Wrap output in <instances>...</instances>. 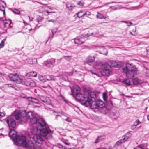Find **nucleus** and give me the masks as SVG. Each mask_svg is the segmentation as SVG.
I'll return each instance as SVG.
<instances>
[{
    "label": "nucleus",
    "instance_id": "nucleus-1",
    "mask_svg": "<svg viewBox=\"0 0 149 149\" xmlns=\"http://www.w3.org/2000/svg\"><path fill=\"white\" fill-rule=\"evenodd\" d=\"M91 64L94 67L100 66L102 69L101 71L102 74L103 75L109 76L111 72V67H119L121 66V63H118L114 61H111V65L107 64L105 63L102 64L99 62H94Z\"/></svg>",
    "mask_w": 149,
    "mask_h": 149
},
{
    "label": "nucleus",
    "instance_id": "nucleus-2",
    "mask_svg": "<svg viewBox=\"0 0 149 149\" xmlns=\"http://www.w3.org/2000/svg\"><path fill=\"white\" fill-rule=\"evenodd\" d=\"M37 121L38 124L37 128V130L40 131V135L43 137H46L47 139H50L52 138V133L49 129L48 126L45 123L44 119L40 118L38 119L37 118Z\"/></svg>",
    "mask_w": 149,
    "mask_h": 149
},
{
    "label": "nucleus",
    "instance_id": "nucleus-3",
    "mask_svg": "<svg viewBox=\"0 0 149 149\" xmlns=\"http://www.w3.org/2000/svg\"><path fill=\"white\" fill-rule=\"evenodd\" d=\"M22 114L26 115L25 117L27 121L29 120L33 124H35L37 122V119L36 115L31 111H29L27 113H26L25 111L21 112H16L15 114V118L17 120H20Z\"/></svg>",
    "mask_w": 149,
    "mask_h": 149
},
{
    "label": "nucleus",
    "instance_id": "nucleus-4",
    "mask_svg": "<svg viewBox=\"0 0 149 149\" xmlns=\"http://www.w3.org/2000/svg\"><path fill=\"white\" fill-rule=\"evenodd\" d=\"M105 106V104L103 101L100 100H95L91 102L89 106L94 111H97L98 109Z\"/></svg>",
    "mask_w": 149,
    "mask_h": 149
},
{
    "label": "nucleus",
    "instance_id": "nucleus-5",
    "mask_svg": "<svg viewBox=\"0 0 149 149\" xmlns=\"http://www.w3.org/2000/svg\"><path fill=\"white\" fill-rule=\"evenodd\" d=\"M75 99L81 102L82 104L87 107L90 105V102L86 98V94L78 93L75 95Z\"/></svg>",
    "mask_w": 149,
    "mask_h": 149
},
{
    "label": "nucleus",
    "instance_id": "nucleus-6",
    "mask_svg": "<svg viewBox=\"0 0 149 149\" xmlns=\"http://www.w3.org/2000/svg\"><path fill=\"white\" fill-rule=\"evenodd\" d=\"M32 134L31 138L35 142L36 145L38 147H40L42 143L43 139L42 137L38 134H36L34 135L32 132H31Z\"/></svg>",
    "mask_w": 149,
    "mask_h": 149
},
{
    "label": "nucleus",
    "instance_id": "nucleus-7",
    "mask_svg": "<svg viewBox=\"0 0 149 149\" xmlns=\"http://www.w3.org/2000/svg\"><path fill=\"white\" fill-rule=\"evenodd\" d=\"M8 77L10 81L18 84H20L22 82L21 78L16 74H10Z\"/></svg>",
    "mask_w": 149,
    "mask_h": 149
},
{
    "label": "nucleus",
    "instance_id": "nucleus-8",
    "mask_svg": "<svg viewBox=\"0 0 149 149\" xmlns=\"http://www.w3.org/2000/svg\"><path fill=\"white\" fill-rule=\"evenodd\" d=\"M26 137L24 136H18L16 137L15 142L17 143L19 146H24L25 145L26 141Z\"/></svg>",
    "mask_w": 149,
    "mask_h": 149
},
{
    "label": "nucleus",
    "instance_id": "nucleus-9",
    "mask_svg": "<svg viewBox=\"0 0 149 149\" xmlns=\"http://www.w3.org/2000/svg\"><path fill=\"white\" fill-rule=\"evenodd\" d=\"M30 139L29 141H26L25 145H24V147H26L27 149H35L38 148V147L35 142L32 141L31 138L30 137Z\"/></svg>",
    "mask_w": 149,
    "mask_h": 149
},
{
    "label": "nucleus",
    "instance_id": "nucleus-10",
    "mask_svg": "<svg viewBox=\"0 0 149 149\" xmlns=\"http://www.w3.org/2000/svg\"><path fill=\"white\" fill-rule=\"evenodd\" d=\"M86 97L88 99V101L91 102L95 100L96 97L95 94L93 92H90L86 93Z\"/></svg>",
    "mask_w": 149,
    "mask_h": 149
},
{
    "label": "nucleus",
    "instance_id": "nucleus-11",
    "mask_svg": "<svg viewBox=\"0 0 149 149\" xmlns=\"http://www.w3.org/2000/svg\"><path fill=\"white\" fill-rule=\"evenodd\" d=\"M6 122L10 128V127L14 128L16 126V124L15 120L11 117L7 118L6 120Z\"/></svg>",
    "mask_w": 149,
    "mask_h": 149
},
{
    "label": "nucleus",
    "instance_id": "nucleus-12",
    "mask_svg": "<svg viewBox=\"0 0 149 149\" xmlns=\"http://www.w3.org/2000/svg\"><path fill=\"white\" fill-rule=\"evenodd\" d=\"M137 71V69L135 66L132 64L127 63L126 65V68L123 69V71L128 70Z\"/></svg>",
    "mask_w": 149,
    "mask_h": 149
},
{
    "label": "nucleus",
    "instance_id": "nucleus-13",
    "mask_svg": "<svg viewBox=\"0 0 149 149\" xmlns=\"http://www.w3.org/2000/svg\"><path fill=\"white\" fill-rule=\"evenodd\" d=\"M137 71L128 70L124 71L125 72L127 77L129 79L132 78L134 76Z\"/></svg>",
    "mask_w": 149,
    "mask_h": 149
},
{
    "label": "nucleus",
    "instance_id": "nucleus-14",
    "mask_svg": "<svg viewBox=\"0 0 149 149\" xmlns=\"http://www.w3.org/2000/svg\"><path fill=\"white\" fill-rule=\"evenodd\" d=\"M55 59L52 58L50 60H47L45 62V64L47 67H53L55 65Z\"/></svg>",
    "mask_w": 149,
    "mask_h": 149
},
{
    "label": "nucleus",
    "instance_id": "nucleus-15",
    "mask_svg": "<svg viewBox=\"0 0 149 149\" xmlns=\"http://www.w3.org/2000/svg\"><path fill=\"white\" fill-rule=\"evenodd\" d=\"M40 100L46 104L49 105L51 103L49 97L44 96H42L40 97Z\"/></svg>",
    "mask_w": 149,
    "mask_h": 149
},
{
    "label": "nucleus",
    "instance_id": "nucleus-16",
    "mask_svg": "<svg viewBox=\"0 0 149 149\" xmlns=\"http://www.w3.org/2000/svg\"><path fill=\"white\" fill-rule=\"evenodd\" d=\"M80 88L77 85H75L74 86L73 89L71 90L72 92L74 95H76L80 92Z\"/></svg>",
    "mask_w": 149,
    "mask_h": 149
},
{
    "label": "nucleus",
    "instance_id": "nucleus-17",
    "mask_svg": "<svg viewBox=\"0 0 149 149\" xmlns=\"http://www.w3.org/2000/svg\"><path fill=\"white\" fill-rule=\"evenodd\" d=\"M123 138L121 139L120 140L118 141L116 143V145L118 146L126 141L129 138V136H124Z\"/></svg>",
    "mask_w": 149,
    "mask_h": 149
},
{
    "label": "nucleus",
    "instance_id": "nucleus-18",
    "mask_svg": "<svg viewBox=\"0 0 149 149\" xmlns=\"http://www.w3.org/2000/svg\"><path fill=\"white\" fill-rule=\"evenodd\" d=\"M107 111V109L104 106L103 107H101L97 111H95V112H99L102 113H105Z\"/></svg>",
    "mask_w": 149,
    "mask_h": 149
},
{
    "label": "nucleus",
    "instance_id": "nucleus-19",
    "mask_svg": "<svg viewBox=\"0 0 149 149\" xmlns=\"http://www.w3.org/2000/svg\"><path fill=\"white\" fill-rule=\"evenodd\" d=\"M25 84L27 86H30L32 87L36 86L35 83L31 80H28Z\"/></svg>",
    "mask_w": 149,
    "mask_h": 149
},
{
    "label": "nucleus",
    "instance_id": "nucleus-20",
    "mask_svg": "<svg viewBox=\"0 0 149 149\" xmlns=\"http://www.w3.org/2000/svg\"><path fill=\"white\" fill-rule=\"evenodd\" d=\"M54 112L58 114V115H56V117L55 118L56 119H57V118L58 117H61L63 119L65 120V115L63 113H60V112H56L55 111H54Z\"/></svg>",
    "mask_w": 149,
    "mask_h": 149
},
{
    "label": "nucleus",
    "instance_id": "nucleus-21",
    "mask_svg": "<svg viewBox=\"0 0 149 149\" xmlns=\"http://www.w3.org/2000/svg\"><path fill=\"white\" fill-rule=\"evenodd\" d=\"M15 133V132L14 129H10V132L9 133V135L10 137H14L16 136V135Z\"/></svg>",
    "mask_w": 149,
    "mask_h": 149
},
{
    "label": "nucleus",
    "instance_id": "nucleus-22",
    "mask_svg": "<svg viewBox=\"0 0 149 149\" xmlns=\"http://www.w3.org/2000/svg\"><path fill=\"white\" fill-rule=\"evenodd\" d=\"M46 79L48 80H55L56 78L55 77L52 75H47L46 76Z\"/></svg>",
    "mask_w": 149,
    "mask_h": 149
},
{
    "label": "nucleus",
    "instance_id": "nucleus-23",
    "mask_svg": "<svg viewBox=\"0 0 149 149\" xmlns=\"http://www.w3.org/2000/svg\"><path fill=\"white\" fill-rule=\"evenodd\" d=\"M104 138V136H98L96 139L95 142H94L95 143H97L100 141H102Z\"/></svg>",
    "mask_w": 149,
    "mask_h": 149
},
{
    "label": "nucleus",
    "instance_id": "nucleus-24",
    "mask_svg": "<svg viewBox=\"0 0 149 149\" xmlns=\"http://www.w3.org/2000/svg\"><path fill=\"white\" fill-rule=\"evenodd\" d=\"M95 60V58L94 56H89L87 58V60L88 63H91L92 64L94 62Z\"/></svg>",
    "mask_w": 149,
    "mask_h": 149
},
{
    "label": "nucleus",
    "instance_id": "nucleus-25",
    "mask_svg": "<svg viewBox=\"0 0 149 149\" xmlns=\"http://www.w3.org/2000/svg\"><path fill=\"white\" fill-rule=\"evenodd\" d=\"M132 81L133 84L135 85H137L141 82V80L137 78H135L133 79L132 80Z\"/></svg>",
    "mask_w": 149,
    "mask_h": 149
},
{
    "label": "nucleus",
    "instance_id": "nucleus-26",
    "mask_svg": "<svg viewBox=\"0 0 149 149\" xmlns=\"http://www.w3.org/2000/svg\"><path fill=\"white\" fill-rule=\"evenodd\" d=\"M84 42V40H81L79 39L75 38L74 39L75 43L78 44H81Z\"/></svg>",
    "mask_w": 149,
    "mask_h": 149
},
{
    "label": "nucleus",
    "instance_id": "nucleus-27",
    "mask_svg": "<svg viewBox=\"0 0 149 149\" xmlns=\"http://www.w3.org/2000/svg\"><path fill=\"white\" fill-rule=\"evenodd\" d=\"M37 74L35 72H31L27 73L26 75L28 76L36 77Z\"/></svg>",
    "mask_w": 149,
    "mask_h": 149
},
{
    "label": "nucleus",
    "instance_id": "nucleus-28",
    "mask_svg": "<svg viewBox=\"0 0 149 149\" xmlns=\"http://www.w3.org/2000/svg\"><path fill=\"white\" fill-rule=\"evenodd\" d=\"M66 7L69 10H72L74 8V6L72 4L68 3L66 4Z\"/></svg>",
    "mask_w": 149,
    "mask_h": 149
},
{
    "label": "nucleus",
    "instance_id": "nucleus-29",
    "mask_svg": "<svg viewBox=\"0 0 149 149\" xmlns=\"http://www.w3.org/2000/svg\"><path fill=\"white\" fill-rule=\"evenodd\" d=\"M96 17L98 19H105L107 18L106 16H104L100 13L97 14Z\"/></svg>",
    "mask_w": 149,
    "mask_h": 149
},
{
    "label": "nucleus",
    "instance_id": "nucleus-30",
    "mask_svg": "<svg viewBox=\"0 0 149 149\" xmlns=\"http://www.w3.org/2000/svg\"><path fill=\"white\" fill-rule=\"evenodd\" d=\"M122 82L127 86H130L131 85L130 81L128 79H125Z\"/></svg>",
    "mask_w": 149,
    "mask_h": 149
},
{
    "label": "nucleus",
    "instance_id": "nucleus-31",
    "mask_svg": "<svg viewBox=\"0 0 149 149\" xmlns=\"http://www.w3.org/2000/svg\"><path fill=\"white\" fill-rule=\"evenodd\" d=\"M91 13L88 11H86L84 13H83L82 15H79V17H82L84 16H89L91 15Z\"/></svg>",
    "mask_w": 149,
    "mask_h": 149
},
{
    "label": "nucleus",
    "instance_id": "nucleus-32",
    "mask_svg": "<svg viewBox=\"0 0 149 149\" xmlns=\"http://www.w3.org/2000/svg\"><path fill=\"white\" fill-rule=\"evenodd\" d=\"M147 145L146 144H141L138 146V148H140L141 149H145L146 148Z\"/></svg>",
    "mask_w": 149,
    "mask_h": 149
},
{
    "label": "nucleus",
    "instance_id": "nucleus-33",
    "mask_svg": "<svg viewBox=\"0 0 149 149\" xmlns=\"http://www.w3.org/2000/svg\"><path fill=\"white\" fill-rule=\"evenodd\" d=\"M6 40V39H3L0 44V48H2L4 46V42Z\"/></svg>",
    "mask_w": 149,
    "mask_h": 149
},
{
    "label": "nucleus",
    "instance_id": "nucleus-34",
    "mask_svg": "<svg viewBox=\"0 0 149 149\" xmlns=\"http://www.w3.org/2000/svg\"><path fill=\"white\" fill-rule=\"evenodd\" d=\"M141 122H140L139 120H136L134 123L133 125L136 127L138 125L141 124Z\"/></svg>",
    "mask_w": 149,
    "mask_h": 149
},
{
    "label": "nucleus",
    "instance_id": "nucleus-35",
    "mask_svg": "<svg viewBox=\"0 0 149 149\" xmlns=\"http://www.w3.org/2000/svg\"><path fill=\"white\" fill-rule=\"evenodd\" d=\"M13 11V12L15 14H19L20 13V11L16 9H14Z\"/></svg>",
    "mask_w": 149,
    "mask_h": 149
},
{
    "label": "nucleus",
    "instance_id": "nucleus-36",
    "mask_svg": "<svg viewBox=\"0 0 149 149\" xmlns=\"http://www.w3.org/2000/svg\"><path fill=\"white\" fill-rule=\"evenodd\" d=\"M63 57L67 61H70L71 59V56H64Z\"/></svg>",
    "mask_w": 149,
    "mask_h": 149
},
{
    "label": "nucleus",
    "instance_id": "nucleus-37",
    "mask_svg": "<svg viewBox=\"0 0 149 149\" xmlns=\"http://www.w3.org/2000/svg\"><path fill=\"white\" fill-rule=\"evenodd\" d=\"M31 102L36 103H37L38 102V101L36 99L31 97Z\"/></svg>",
    "mask_w": 149,
    "mask_h": 149
},
{
    "label": "nucleus",
    "instance_id": "nucleus-38",
    "mask_svg": "<svg viewBox=\"0 0 149 149\" xmlns=\"http://www.w3.org/2000/svg\"><path fill=\"white\" fill-rule=\"evenodd\" d=\"M103 97L104 99L106 100L107 98V96L105 93H104L103 94Z\"/></svg>",
    "mask_w": 149,
    "mask_h": 149
},
{
    "label": "nucleus",
    "instance_id": "nucleus-39",
    "mask_svg": "<svg viewBox=\"0 0 149 149\" xmlns=\"http://www.w3.org/2000/svg\"><path fill=\"white\" fill-rule=\"evenodd\" d=\"M83 13V12L82 11H80V12L77 13L76 14L77 15V17L79 18H80L81 17H79V15H82V14H82Z\"/></svg>",
    "mask_w": 149,
    "mask_h": 149
},
{
    "label": "nucleus",
    "instance_id": "nucleus-40",
    "mask_svg": "<svg viewBox=\"0 0 149 149\" xmlns=\"http://www.w3.org/2000/svg\"><path fill=\"white\" fill-rule=\"evenodd\" d=\"M65 120L68 122H71L72 121V120L69 117H67L66 118H65Z\"/></svg>",
    "mask_w": 149,
    "mask_h": 149
},
{
    "label": "nucleus",
    "instance_id": "nucleus-41",
    "mask_svg": "<svg viewBox=\"0 0 149 149\" xmlns=\"http://www.w3.org/2000/svg\"><path fill=\"white\" fill-rule=\"evenodd\" d=\"M77 4L81 6H83L84 5V3L83 2H81V1H79L77 3Z\"/></svg>",
    "mask_w": 149,
    "mask_h": 149
},
{
    "label": "nucleus",
    "instance_id": "nucleus-42",
    "mask_svg": "<svg viewBox=\"0 0 149 149\" xmlns=\"http://www.w3.org/2000/svg\"><path fill=\"white\" fill-rule=\"evenodd\" d=\"M42 18L41 17H39L37 18V21L39 22L42 21Z\"/></svg>",
    "mask_w": 149,
    "mask_h": 149
},
{
    "label": "nucleus",
    "instance_id": "nucleus-43",
    "mask_svg": "<svg viewBox=\"0 0 149 149\" xmlns=\"http://www.w3.org/2000/svg\"><path fill=\"white\" fill-rule=\"evenodd\" d=\"M39 79L40 81H42L45 82V80L43 79V77L42 76L39 77Z\"/></svg>",
    "mask_w": 149,
    "mask_h": 149
},
{
    "label": "nucleus",
    "instance_id": "nucleus-44",
    "mask_svg": "<svg viewBox=\"0 0 149 149\" xmlns=\"http://www.w3.org/2000/svg\"><path fill=\"white\" fill-rule=\"evenodd\" d=\"M5 116L4 113L3 112H0V118Z\"/></svg>",
    "mask_w": 149,
    "mask_h": 149
},
{
    "label": "nucleus",
    "instance_id": "nucleus-45",
    "mask_svg": "<svg viewBox=\"0 0 149 149\" xmlns=\"http://www.w3.org/2000/svg\"><path fill=\"white\" fill-rule=\"evenodd\" d=\"M59 148L61 149H65V147L61 145H59Z\"/></svg>",
    "mask_w": 149,
    "mask_h": 149
},
{
    "label": "nucleus",
    "instance_id": "nucleus-46",
    "mask_svg": "<svg viewBox=\"0 0 149 149\" xmlns=\"http://www.w3.org/2000/svg\"><path fill=\"white\" fill-rule=\"evenodd\" d=\"M125 136H129V138L131 137V135H130V133L129 132H127L125 134Z\"/></svg>",
    "mask_w": 149,
    "mask_h": 149
},
{
    "label": "nucleus",
    "instance_id": "nucleus-47",
    "mask_svg": "<svg viewBox=\"0 0 149 149\" xmlns=\"http://www.w3.org/2000/svg\"><path fill=\"white\" fill-rule=\"evenodd\" d=\"M124 22L126 23L127 24L128 26H129L132 24V23L130 22H127L124 21Z\"/></svg>",
    "mask_w": 149,
    "mask_h": 149
},
{
    "label": "nucleus",
    "instance_id": "nucleus-48",
    "mask_svg": "<svg viewBox=\"0 0 149 149\" xmlns=\"http://www.w3.org/2000/svg\"><path fill=\"white\" fill-rule=\"evenodd\" d=\"M102 49H104L106 51L105 53H102V54L106 55L107 54V52L106 49H105L103 47H102Z\"/></svg>",
    "mask_w": 149,
    "mask_h": 149
},
{
    "label": "nucleus",
    "instance_id": "nucleus-49",
    "mask_svg": "<svg viewBox=\"0 0 149 149\" xmlns=\"http://www.w3.org/2000/svg\"><path fill=\"white\" fill-rule=\"evenodd\" d=\"M136 127L134 125H132L131 126V129H132V130H134V129H135Z\"/></svg>",
    "mask_w": 149,
    "mask_h": 149
},
{
    "label": "nucleus",
    "instance_id": "nucleus-50",
    "mask_svg": "<svg viewBox=\"0 0 149 149\" xmlns=\"http://www.w3.org/2000/svg\"><path fill=\"white\" fill-rule=\"evenodd\" d=\"M109 106L111 107L112 106V102L111 100H109Z\"/></svg>",
    "mask_w": 149,
    "mask_h": 149
},
{
    "label": "nucleus",
    "instance_id": "nucleus-51",
    "mask_svg": "<svg viewBox=\"0 0 149 149\" xmlns=\"http://www.w3.org/2000/svg\"><path fill=\"white\" fill-rule=\"evenodd\" d=\"M146 51L147 54L149 53V47H147L146 49Z\"/></svg>",
    "mask_w": 149,
    "mask_h": 149
},
{
    "label": "nucleus",
    "instance_id": "nucleus-52",
    "mask_svg": "<svg viewBox=\"0 0 149 149\" xmlns=\"http://www.w3.org/2000/svg\"><path fill=\"white\" fill-rule=\"evenodd\" d=\"M29 20L30 21H32L33 19V18L32 17H31V16H29Z\"/></svg>",
    "mask_w": 149,
    "mask_h": 149
},
{
    "label": "nucleus",
    "instance_id": "nucleus-53",
    "mask_svg": "<svg viewBox=\"0 0 149 149\" xmlns=\"http://www.w3.org/2000/svg\"><path fill=\"white\" fill-rule=\"evenodd\" d=\"M62 59V58H60V59H58L57 60V61H58V63H60L61 61V59Z\"/></svg>",
    "mask_w": 149,
    "mask_h": 149
},
{
    "label": "nucleus",
    "instance_id": "nucleus-54",
    "mask_svg": "<svg viewBox=\"0 0 149 149\" xmlns=\"http://www.w3.org/2000/svg\"><path fill=\"white\" fill-rule=\"evenodd\" d=\"M48 22H55V21L54 20H48Z\"/></svg>",
    "mask_w": 149,
    "mask_h": 149
},
{
    "label": "nucleus",
    "instance_id": "nucleus-55",
    "mask_svg": "<svg viewBox=\"0 0 149 149\" xmlns=\"http://www.w3.org/2000/svg\"><path fill=\"white\" fill-rule=\"evenodd\" d=\"M5 23L8 24V23H9L10 24L11 23V21L10 20L8 21V22H4Z\"/></svg>",
    "mask_w": 149,
    "mask_h": 149
},
{
    "label": "nucleus",
    "instance_id": "nucleus-56",
    "mask_svg": "<svg viewBox=\"0 0 149 149\" xmlns=\"http://www.w3.org/2000/svg\"><path fill=\"white\" fill-rule=\"evenodd\" d=\"M0 20H2V21L3 20H4V18H3V17L0 18Z\"/></svg>",
    "mask_w": 149,
    "mask_h": 149
},
{
    "label": "nucleus",
    "instance_id": "nucleus-57",
    "mask_svg": "<svg viewBox=\"0 0 149 149\" xmlns=\"http://www.w3.org/2000/svg\"><path fill=\"white\" fill-rule=\"evenodd\" d=\"M8 86H10V87H12V85L11 84H8Z\"/></svg>",
    "mask_w": 149,
    "mask_h": 149
},
{
    "label": "nucleus",
    "instance_id": "nucleus-58",
    "mask_svg": "<svg viewBox=\"0 0 149 149\" xmlns=\"http://www.w3.org/2000/svg\"><path fill=\"white\" fill-rule=\"evenodd\" d=\"M92 74H95V75H96L97 76H98V74H97V73H92Z\"/></svg>",
    "mask_w": 149,
    "mask_h": 149
},
{
    "label": "nucleus",
    "instance_id": "nucleus-59",
    "mask_svg": "<svg viewBox=\"0 0 149 149\" xmlns=\"http://www.w3.org/2000/svg\"><path fill=\"white\" fill-rule=\"evenodd\" d=\"M65 144L66 145H69V144L68 143H65Z\"/></svg>",
    "mask_w": 149,
    "mask_h": 149
},
{
    "label": "nucleus",
    "instance_id": "nucleus-60",
    "mask_svg": "<svg viewBox=\"0 0 149 149\" xmlns=\"http://www.w3.org/2000/svg\"><path fill=\"white\" fill-rule=\"evenodd\" d=\"M52 34H53V35L54 34V33H55V31L54 32V31H53V30H52Z\"/></svg>",
    "mask_w": 149,
    "mask_h": 149
},
{
    "label": "nucleus",
    "instance_id": "nucleus-61",
    "mask_svg": "<svg viewBox=\"0 0 149 149\" xmlns=\"http://www.w3.org/2000/svg\"><path fill=\"white\" fill-rule=\"evenodd\" d=\"M147 118L149 120V115L147 116Z\"/></svg>",
    "mask_w": 149,
    "mask_h": 149
},
{
    "label": "nucleus",
    "instance_id": "nucleus-62",
    "mask_svg": "<svg viewBox=\"0 0 149 149\" xmlns=\"http://www.w3.org/2000/svg\"><path fill=\"white\" fill-rule=\"evenodd\" d=\"M0 75H4V74H3L0 72Z\"/></svg>",
    "mask_w": 149,
    "mask_h": 149
},
{
    "label": "nucleus",
    "instance_id": "nucleus-63",
    "mask_svg": "<svg viewBox=\"0 0 149 149\" xmlns=\"http://www.w3.org/2000/svg\"><path fill=\"white\" fill-rule=\"evenodd\" d=\"M46 12L47 15H48L49 13V12L48 11H46Z\"/></svg>",
    "mask_w": 149,
    "mask_h": 149
},
{
    "label": "nucleus",
    "instance_id": "nucleus-64",
    "mask_svg": "<svg viewBox=\"0 0 149 149\" xmlns=\"http://www.w3.org/2000/svg\"><path fill=\"white\" fill-rule=\"evenodd\" d=\"M138 147H137L136 148H135L134 149H138Z\"/></svg>",
    "mask_w": 149,
    "mask_h": 149
}]
</instances>
